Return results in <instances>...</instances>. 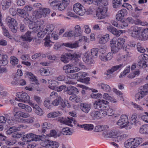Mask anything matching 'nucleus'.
Returning <instances> with one entry per match:
<instances>
[{"label": "nucleus", "mask_w": 148, "mask_h": 148, "mask_svg": "<svg viewBox=\"0 0 148 148\" xmlns=\"http://www.w3.org/2000/svg\"><path fill=\"white\" fill-rule=\"evenodd\" d=\"M81 55L79 54H77L75 53L73 54L70 53H66L62 55L60 57V60L64 63H67L69 62L70 60L72 59H75L79 58Z\"/></svg>", "instance_id": "nucleus-1"}, {"label": "nucleus", "mask_w": 148, "mask_h": 148, "mask_svg": "<svg viewBox=\"0 0 148 148\" xmlns=\"http://www.w3.org/2000/svg\"><path fill=\"white\" fill-rule=\"evenodd\" d=\"M8 26L13 33L17 31V23L16 20L10 16H8L5 20Z\"/></svg>", "instance_id": "nucleus-2"}, {"label": "nucleus", "mask_w": 148, "mask_h": 148, "mask_svg": "<svg viewBox=\"0 0 148 148\" xmlns=\"http://www.w3.org/2000/svg\"><path fill=\"white\" fill-rule=\"evenodd\" d=\"M15 99L17 101L24 103H28L29 105L30 97L27 94L25 93L18 92L17 93Z\"/></svg>", "instance_id": "nucleus-3"}, {"label": "nucleus", "mask_w": 148, "mask_h": 148, "mask_svg": "<svg viewBox=\"0 0 148 148\" xmlns=\"http://www.w3.org/2000/svg\"><path fill=\"white\" fill-rule=\"evenodd\" d=\"M142 28L139 27L136 25L132 26L130 29L131 36L135 38L138 39L141 32Z\"/></svg>", "instance_id": "nucleus-4"}, {"label": "nucleus", "mask_w": 148, "mask_h": 148, "mask_svg": "<svg viewBox=\"0 0 148 148\" xmlns=\"http://www.w3.org/2000/svg\"><path fill=\"white\" fill-rule=\"evenodd\" d=\"M124 65L123 64H121L119 65H115L113 66L110 69L108 70L106 72L104 73L106 75L105 77L106 79H108L110 77V74H112L114 72L119 70L121 69Z\"/></svg>", "instance_id": "nucleus-5"}, {"label": "nucleus", "mask_w": 148, "mask_h": 148, "mask_svg": "<svg viewBox=\"0 0 148 148\" xmlns=\"http://www.w3.org/2000/svg\"><path fill=\"white\" fill-rule=\"evenodd\" d=\"M73 10L76 14L80 16H83L86 12L85 8L78 3L74 5Z\"/></svg>", "instance_id": "nucleus-6"}, {"label": "nucleus", "mask_w": 148, "mask_h": 148, "mask_svg": "<svg viewBox=\"0 0 148 148\" xmlns=\"http://www.w3.org/2000/svg\"><path fill=\"white\" fill-rule=\"evenodd\" d=\"M116 124L119 126L123 125L125 127H129V129L131 128L130 123L128 121L127 116L125 114H123L121 116L117 122Z\"/></svg>", "instance_id": "nucleus-7"}, {"label": "nucleus", "mask_w": 148, "mask_h": 148, "mask_svg": "<svg viewBox=\"0 0 148 148\" xmlns=\"http://www.w3.org/2000/svg\"><path fill=\"white\" fill-rule=\"evenodd\" d=\"M54 27L53 25H50L47 26L45 30H40L38 33V37L42 38L46 34H49L54 29Z\"/></svg>", "instance_id": "nucleus-8"}, {"label": "nucleus", "mask_w": 148, "mask_h": 148, "mask_svg": "<svg viewBox=\"0 0 148 148\" xmlns=\"http://www.w3.org/2000/svg\"><path fill=\"white\" fill-rule=\"evenodd\" d=\"M39 136L33 133H29L23 136V140L25 141H37L39 139Z\"/></svg>", "instance_id": "nucleus-9"}, {"label": "nucleus", "mask_w": 148, "mask_h": 148, "mask_svg": "<svg viewBox=\"0 0 148 148\" xmlns=\"http://www.w3.org/2000/svg\"><path fill=\"white\" fill-rule=\"evenodd\" d=\"M139 61L138 65L140 67L145 68L147 66L146 64V61L148 60V55L146 54H142L138 56Z\"/></svg>", "instance_id": "nucleus-10"}, {"label": "nucleus", "mask_w": 148, "mask_h": 148, "mask_svg": "<svg viewBox=\"0 0 148 148\" xmlns=\"http://www.w3.org/2000/svg\"><path fill=\"white\" fill-rule=\"evenodd\" d=\"M17 14L21 17L24 18V21L25 22L26 21L29 22L31 21L32 19L29 16L28 14L25 12L24 10L21 9H17Z\"/></svg>", "instance_id": "nucleus-11"}, {"label": "nucleus", "mask_w": 148, "mask_h": 148, "mask_svg": "<svg viewBox=\"0 0 148 148\" xmlns=\"http://www.w3.org/2000/svg\"><path fill=\"white\" fill-rule=\"evenodd\" d=\"M27 75L29 77L31 81L32 82V84H34L36 86L34 87L35 89L38 91L39 90L36 87H39V83L36 77L32 73L30 72H27Z\"/></svg>", "instance_id": "nucleus-12"}, {"label": "nucleus", "mask_w": 148, "mask_h": 148, "mask_svg": "<svg viewBox=\"0 0 148 148\" xmlns=\"http://www.w3.org/2000/svg\"><path fill=\"white\" fill-rule=\"evenodd\" d=\"M108 5L107 0H102V19L108 17V15L107 13Z\"/></svg>", "instance_id": "nucleus-13"}, {"label": "nucleus", "mask_w": 148, "mask_h": 148, "mask_svg": "<svg viewBox=\"0 0 148 148\" xmlns=\"http://www.w3.org/2000/svg\"><path fill=\"white\" fill-rule=\"evenodd\" d=\"M29 105L31 106L34 110L35 112L39 115H42L43 114V111L41 108L37 104L32 102L29 103Z\"/></svg>", "instance_id": "nucleus-14"}, {"label": "nucleus", "mask_w": 148, "mask_h": 148, "mask_svg": "<svg viewBox=\"0 0 148 148\" xmlns=\"http://www.w3.org/2000/svg\"><path fill=\"white\" fill-rule=\"evenodd\" d=\"M78 40L75 41L77 43V47H79L82 44H85L86 43H88L89 42V39L86 36H79Z\"/></svg>", "instance_id": "nucleus-15"}, {"label": "nucleus", "mask_w": 148, "mask_h": 148, "mask_svg": "<svg viewBox=\"0 0 148 148\" xmlns=\"http://www.w3.org/2000/svg\"><path fill=\"white\" fill-rule=\"evenodd\" d=\"M30 18L32 19L31 21L28 22L26 21L25 23H29V27L30 29H33L34 30H36L38 27H40V21H38L36 22H34L33 19L32 17L30 16Z\"/></svg>", "instance_id": "nucleus-16"}, {"label": "nucleus", "mask_w": 148, "mask_h": 148, "mask_svg": "<svg viewBox=\"0 0 148 148\" xmlns=\"http://www.w3.org/2000/svg\"><path fill=\"white\" fill-rule=\"evenodd\" d=\"M142 138L138 137L134 138L133 140L131 139V146L132 148H136L143 141Z\"/></svg>", "instance_id": "nucleus-17"}, {"label": "nucleus", "mask_w": 148, "mask_h": 148, "mask_svg": "<svg viewBox=\"0 0 148 148\" xmlns=\"http://www.w3.org/2000/svg\"><path fill=\"white\" fill-rule=\"evenodd\" d=\"M80 108L83 112L88 113L91 108V105L90 104L82 103L80 105Z\"/></svg>", "instance_id": "nucleus-18"}, {"label": "nucleus", "mask_w": 148, "mask_h": 148, "mask_svg": "<svg viewBox=\"0 0 148 148\" xmlns=\"http://www.w3.org/2000/svg\"><path fill=\"white\" fill-rule=\"evenodd\" d=\"M138 40L145 41L148 39V28L142 31Z\"/></svg>", "instance_id": "nucleus-19"}, {"label": "nucleus", "mask_w": 148, "mask_h": 148, "mask_svg": "<svg viewBox=\"0 0 148 148\" xmlns=\"http://www.w3.org/2000/svg\"><path fill=\"white\" fill-rule=\"evenodd\" d=\"M107 29L110 32L116 36H119L121 34L123 33V31L121 30L118 31L115 28L112 26H108Z\"/></svg>", "instance_id": "nucleus-20"}, {"label": "nucleus", "mask_w": 148, "mask_h": 148, "mask_svg": "<svg viewBox=\"0 0 148 148\" xmlns=\"http://www.w3.org/2000/svg\"><path fill=\"white\" fill-rule=\"evenodd\" d=\"M106 132H103V135L105 138H114L117 136L118 132L114 130H112L109 134L105 131Z\"/></svg>", "instance_id": "nucleus-21"}, {"label": "nucleus", "mask_w": 148, "mask_h": 148, "mask_svg": "<svg viewBox=\"0 0 148 148\" xmlns=\"http://www.w3.org/2000/svg\"><path fill=\"white\" fill-rule=\"evenodd\" d=\"M11 0H2L1 2L2 8L3 10H6L11 5Z\"/></svg>", "instance_id": "nucleus-22"}, {"label": "nucleus", "mask_w": 148, "mask_h": 148, "mask_svg": "<svg viewBox=\"0 0 148 148\" xmlns=\"http://www.w3.org/2000/svg\"><path fill=\"white\" fill-rule=\"evenodd\" d=\"M48 81L49 88L52 90H56L57 86L58 84V82L51 79H48Z\"/></svg>", "instance_id": "nucleus-23"}, {"label": "nucleus", "mask_w": 148, "mask_h": 148, "mask_svg": "<svg viewBox=\"0 0 148 148\" xmlns=\"http://www.w3.org/2000/svg\"><path fill=\"white\" fill-rule=\"evenodd\" d=\"M62 113L58 111H52L47 115V117L49 118H54L62 115Z\"/></svg>", "instance_id": "nucleus-24"}, {"label": "nucleus", "mask_w": 148, "mask_h": 148, "mask_svg": "<svg viewBox=\"0 0 148 148\" xmlns=\"http://www.w3.org/2000/svg\"><path fill=\"white\" fill-rule=\"evenodd\" d=\"M38 73L43 76L49 75L53 74L52 72L49 69L42 68L39 70Z\"/></svg>", "instance_id": "nucleus-25"}, {"label": "nucleus", "mask_w": 148, "mask_h": 148, "mask_svg": "<svg viewBox=\"0 0 148 148\" xmlns=\"http://www.w3.org/2000/svg\"><path fill=\"white\" fill-rule=\"evenodd\" d=\"M101 111H92L90 113V115L94 119H98L101 117Z\"/></svg>", "instance_id": "nucleus-26"}, {"label": "nucleus", "mask_w": 148, "mask_h": 148, "mask_svg": "<svg viewBox=\"0 0 148 148\" xmlns=\"http://www.w3.org/2000/svg\"><path fill=\"white\" fill-rule=\"evenodd\" d=\"M8 63L7 56L3 54H0V65L3 66H5Z\"/></svg>", "instance_id": "nucleus-27"}, {"label": "nucleus", "mask_w": 148, "mask_h": 148, "mask_svg": "<svg viewBox=\"0 0 148 148\" xmlns=\"http://www.w3.org/2000/svg\"><path fill=\"white\" fill-rule=\"evenodd\" d=\"M77 126L84 128L85 130L88 131L92 130L94 127V125L91 124H85L82 125L77 124Z\"/></svg>", "instance_id": "nucleus-28"}, {"label": "nucleus", "mask_w": 148, "mask_h": 148, "mask_svg": "<svg viewBox=\"0 0 148 148\" xmlns=\"http://www.w3.org/2000/svg\"><path fill=\"white\" fill-rule=\"evenodd\" d=\"M147 93H148V90H143L139 92L135 95L136 100V101H138L143 98Z\"/></svg>", "instance_id": "nucleus-29"}, {"label": "nucleus", "mask_w": 148, "mask_h": 148, "mask_svg": "<svg viewBox=\"0 0 148 148\" xmlns=\"http://www.w3.org/2000/svg\"><path fill=\"white\" fill-rule=\"evenodd\" d=\"M48 3L51 6L57 8L60 10L59 6L60 5V1L57 0H49Z\"/></svg>", "instance_id": "nucleus-30"}, {"label": "nucleus", "mask_w": 148, "mask_h": 148, "mask_svg": "<svg viewBox=\"0 0 148 148\" xmlns=\"http://www.w3.org/2000/svg\"><path fill=\"white\" fill-rule=\"evenodd\" d=\"M83 60L86 63L88 64L92 63L93 61L92 56L88 54L85 55Z\"/></svg>", "instance_id": "nucleus-31"}, {"label": "nucleus", "mask_w": 148, "mask_h": 148, "mask_svg": "<svg viewBox=\"0 0 148 148\" xmlns=\"http://www.w3.org/2000/svg\"><path fill=\"white\" fill-rule=\"evenodd\" d=\"M70 0H62V2L60 1V5L59 7L60 11L64 10L70 3Z\"/></svg>", "instance_id": "nucleus-32"}, {"label": "nucleus", "mask_w": 148, "mask_h": 148, "mask_svg": "<svg viewBox=\"0 0 148 148\" xmlns=\"http://www.w3.org/2000/svg\"><path fill=\"white\" fill-rule=\"evenodd\" d=\"M49 144L46 145V148H57L59 146V143L57 142L49 141Z\"/></svg>", "instance_id": "nucleus-33"}, {"label": "nucleus", "mask_w": 148, "mask_h": 148, "mask_svg": "<svg viewBox=\"0 0 148 148\" xmlns=\"http://www.w3.org/2000/svg\"><path fill=\"white\" fill-rule=\"evenodd\" d=\"M63 36L70 38L77 37L74 31L73 30H69L65 32L63 35Z\"/></svg>", "instance_id": "nucleus-34"}, {"label": "nucleus", "mask_w": 148, "mask_h": 148, "mask_svg": "<svg viewBox=\"0 0 148 148\" xmlns=\"http://www.w3.org/2000/svg\"><path fill=\"white\" fill-rule=\"evenodd\" d=\"M72 123H73L75 124L76 123V121L73 118H66L64 124L72 127L73 126L72 124Z\"/></svg>", "instance_id": "nucleus-35"}, {"label": "nucleus", "mask_w": 148, "mask_h": 148, "mask_svg": "<svg viewBox=\"0 0 148 148\" xmlns=\"http://www.w3.org/2000/svg\"><path fill=\"white\" fill-rule=\"evenodd\" d=\"M31 34V32L28 31L24 35L22 36L21 38L24 40L30 42L32 40V38L30 36Z\"/></svg>", "instance_id": "nucleus-36"}, {"label": "nucleus", "mask_w": 148, "mask_h": 148, "mask_svg": "<svg viewBox=\"0 0 148 148\" xmlns=\"http://www.w3.org/2000/svg\"><path fill=\"white\" fill-rule=\"evenodd\" d=\"M66 90L67 91L68 94L70 95L76 93L78 92V89L73 86H69V88H67Z\"/></svg>", "instance_id": "nucleus-37"}, {"label": "nucleus", "mask_w": 148, "mask_h": 148, "mask_svg": "<svg viewBox=\"0 0 148 148\" xmlns=\"http://www.w3.org/2000/svg\"><path fill=\"white\" fill-rule=\"evenodd\" d=\"M61 133L65 135H72L73 133L72 130L68 127L63 128L61 131Z\"/></svg>", "instance_id": "nucleus-38"}, {"label": "nucleus", "mask_w": 148, "mask_h": 148, "mask_svg": "<svg viewBox=\"0 0 148 148\" xmlns=\"http://www.w3.org/2000/svg\"><path fill=\"white\" fill-rule=\"evenodd\" d=\"M74 32L77 37L80 36L82 35V32L81 30V27L79 25H75L74 27Z\"/></svg>", "instance_id": "nucleus-39"}, {"label": "nucleus", "mask_w": 148, "mask_h": 148, "mask_svg": "<svg viewBox=\"0 0 148 148\" xmlns=\"http://www.w3.org/2000/svg\"><path fill=\"white\" fill-rule=\"evenodd\" d=\"M6 122L10 125H12L14 123L13 120L12 119L11 114L10 113L6 114H4Z\"/></svg>", "instance_id": "nucleus-40"}, {"label": "nucleus", "mask_w": 148, "mask_h": 148, "mask_svg": "<svg viewBox=\"0 0 148 148\" xmlns=\"http://www.w3.org/2000/svg\"><path fill=\"white\" fill-rule=\"evenodd\" d=\"M43 104L44 106L48 109H51L53 107L52 103L48 99H45Z\"/></svg>", "instance_id": "nucleus-41"}, {"label": "nucleus", "mask_w": 148, "mask_h": 148, "mask_svg": "<svg viewBox=\"0 0 148 148\" xmlns=\"http://www.w3.org/2000/svg\"><path fill=\"white\" fill-rule=\"evenodd\" d=\"M63 101V99L61 97L59 96L58 98L52 101V105L57 106L59 105H60L61 106V103Z\"/></svg>", "instance_id": "nucleus-42"}, {"label": "nucleus", "mask_w": 148, "mask_h": 148, "mask_svg": "<svg viewBox=\"0 0 148 148\" xmlns=\"http://www.w3.org/2000/svg\"><path fill=\"white\" fill-rule=\"evenodd\" d=\"M33 15L36 18H40L43 16L40 9L34 11L33 13Z\"/></svg>", "instance_id": "nucleus-43"}, {"label": "nucleus", "mask_w": 148, "mask_h": 148, "mask_svg": "<svg viewBox=\"0 0 148 148\" xmlns=\"http://www.w3.org/2000/svg\"><path fill=\"white\" fill-rule=\"evenodd\" d=\"M140 132L142 134L148 133V125L146 124L142 126L140 128Z\"/></svg>", "instance_id": "nucleus-44"}, {"label": "nucleus", "mask_w": 148, "mask_h": 148, "mask_svg": "<svg viewBox=\"0 0 148 148\" xmlns=\"http://www.w3.org/2000/svg\"><path fill=\"white\" fill-rule=\"evenodd\" d=\"M63 45L66 47L71 48L72 49L76 48H77V46H78L77 43H75V42L73 43L70 42L63 43Z\"/></svg>", "instance_id": "nucleus-45"}, {"label": "nucleus", "mask_w": 148, "mask_h": 148, "mask_svg": "<svg viewBox=\"0 0 148 148\" xmlns=\"http://www.w3.org/2000/svg\"><path fill=\"white\" fill-rule=\"evenodd\" d=\"M111 47L112 52L114 53H116L119 50L122 49L120 47H119L117 44L112 45Z\"/></svg>", "instance_id": "nucleus-46"}, {"label": "nucleus", "mask_w": 148, "mask_h": 148, "mask_svg": "<svg viewBox=\"0 0 148 148\" xmlns=\"http://www.w3.org/2000/svg\"><path fill=\"white\" fill-rule=\"evenodd\" d=\"M94 107L95 109L101 110L102 107V101L99 99L96 101L94 103Z\"/></svg>", "instance_id": "nucleus-47"}, {"label": "nucleus", "mask_w": 148, "mask_h": 148, "mask_svg": "<svg viewBox=\"0 0 148 148\" xmlns=\"http://www.w3.org/2000/svg\"><path fill=\"white\" fill-rule=\"evenodd\" d=\"M103 98L105 99L108 100L111 102L114 103L116 102L115 99L114 98L111 97L108 93L104 94Z\"/></svg>", "instance_id": "nucleus-48"}, {"label": "nucleus", "mask_w": 148, "mask_h": 148, "mask_svg": "<svg viewBox=\"0 0 148 148\" xmlns=\"http://www.w3.org/2000/svg\"><path fill=\"white\" fill-rule=\"evenodd\" d=\"M117 40V44L118 46L122 48L123 47L124 44L125 42V39L123 38L120 37L118 38Z\"/></svg>", "instance_id": "nucleus-49"}, {"label": "nucleus", "mask_w": 148, "mask_h": 148, "mask_svg": "<svg viewBox=\"0 0 148 148\" xmlns=\"http://www.w3.org/2000/svg\"><path fill=\"white\" fill-rule=\"evenodd\" d=\"M138 120L137 115L134 114L132 115L131 117V123H130V126L132 125L133 124H136L138 123Z\"/></svg>", "instance_id": "nucleus-50"}, {"label": "nucleus", "mask_w": 148, "mask_h": 148, "mask_svg": "<svg viewBox=\"0 0 148 148\" xmlns=\"http://www.w3.org/2000/svg\"><path fill=\"white\" fill-rule=\"evenodd\" d=\"M45 42L44 45L45 47H50L52 45L51 42L49 39V36H47L44 39Z\"/></svg>", "instance_id": "nucleus-51"}, {"label": "nucleus", "mask_w": 148, "mask_h": 148, "mask_svg": "<svg viewBox=\"0 0 148 148\" xmlns=\"http://www.w3.org/2000/svg\"><path fill=\"white\" fill-rule=\"evenodd\" d=\"M96 16L98 19L102 18V8L101 7H99L97 9L96 12Z\"/></svg>", "instance_id": "nucleus-52"}, {"label": "nucleus", "mask_w": 148, "mask_h": 148, "mask_svg": "<svg viewBox=\"0 0 148 148\" xmlns=\"http://www.w3.org/2000/svg\"><path fill=\"white\" fill-rule=\"evenodd\" d=\"M10 62L12 65L14 66L18 63V59L16 57L12 56L10 58Z\"/></svg>", "instance_id": "nucleus-53"}, {"label": "nucleus", "mask_w": 148, "mask_h": 148, "mask_svg": "<svg viewBox=\"0 0 148 148\" xmlns=\"http://www.w3.org/2000/svg\"><path fill=\"white\" fill-rule=\"evenodd\" d=\"M32 98L33 100L35 101L38 104H40L42 102L41 97L37 95H34Z\"/></svg>", "instance_id": "nucleus-54"}, {"label": "nucleus", "mask_w": 148, "mask_h": 148, "mask_svg": "<svg viewBox=\"0 0 148 148\" xmlns=\"http://www.w3.org/2000/svg\"><path fill=\"white\" fill-rule=\"evenodd\" d=\"M80 69L76 67H73L72 65L71 68L69 71H66L65 72L66 73H73L78 71Z\"/></svg>", "instance_id": "nucleus-55"}, {"label": "nucleus", "mask_w": 148, "mask_h": 148, "mask_svg": "<svg viewBox=\"0 0 148 148\" xmlns=\"http://www.w3.org/2000/svg\"><path fill=\"white\" fill-rule=\"evenodd\" d=\"M2 30L3 31V35L10 39H12V36H10L8 30L5 27H3L2 28Z\"/></svg>", "instance_id": "nucleus-56"}, {"label": "nucleus", "mask_w": 148, "mask_h": 148, "mask_svg": "<svg viewBox=\"0 0 148 148\" xmlns=\"http://www.w3.org/2000/svg\"><path fill=\"white\" fill-rule=\"evenodd\" d=\"M40 9L42 14V16L44 17H45L47 14H49L50 12V10L48 8H42Z\"/></svg>", "instance_id": "nucleus-57"}, {"label": "nucleus", "mask_w": 148, "mask_h": 148, "mask_svg": "<svg viewBox=\"0 0 148 148\" xmlns=\"http://www.w3.org/2000/svg\"><path fill=\"white\" fill-rule=\"evenodd\" d=\"M111 24L114 26L117 27L119 29L123 28L122 25L118 23L117 21L113 20H112L111 21Z\"/></svg>", "instance_id": "nucleus-58"}, {"label": "nucleus", "mask_w": 148, "mask_h": 148, "mask_svg": "<svg viewBox=\"0 0 148 148\" xmlns=\"http://www.w3.org/2000/svg\"><path fill=\"white\" fill-rule=\"evenodd\" d=\"M112 112L113 110L111 109H108L107 111H103V113H102V116H104L107 114L108 116H111L113 114L112 113Z\"/></svg>", "instance_id": "nucleus-59"}, {"label": "nucleus", "mask_w": 148, "mask_h": 148, "mask_svg": "<svg viewBox=\"0 0 148 148\" xmlns=\"http://www.w3.org/2000/svg\"><path fill=\"white\" fill-rule=\"evenodd\" d=\"M137 48L138 51L142 53H143L145 51V50L143 47L141 46V44L140 43H138L137 44Z\"/></svg>", "instance_id": "nucleus-60"}, {"label": "nucleus", "mask_w": 148, "mask_h": 148, "mask_svg": "<svg viewBox=\"0 0 148 148\" xmlns=\"http://www.w3.org/2000/svg\"><path fill=\"white\" fill-rule=\"evenodd\" d=\"M112 58V53H108L107 55L104 56L102 58V61H106L110 60Z\"/></svg>", "instance_id": "nucleus-61"}, {"label": "nucleus", "mask_w": 148, "mask_h": 148, "mask_svg": "<svg viewBox=\"0 0 148 148\" xmlns=\"http://www.w3.org/2000/svg\"><path fill=\"white\" fill-rule=\"evenodd\" d=\"M10 14L13 16H15L17 13V9L15 8H11L9 10Z\"/></svg>", "instance_id": "nucleus-62"}, {"label": "nucleus", "mask_w": 148, "mask_h": 148, "mask_svg": "<svg viewBox=\"0 0 148 148\" xmlns=\"http://www.w3.org/2000/svg\"><path fill=\"white\" fill-rule=\"evenodd\" d=\"M102 89L106 92H110L111 91L110 87L108 85L102 84Z\"/></svg>", "instance_id": "nucleus-63"}, {"label": "nucleus", "mask_w": 148, "mask_h": 148, "mask_svg": "<svg viewBox=\"0 0 148 148\" xmlns=\"http://www.w3.org/2000/svg\"><path fill=\"white\" fill-rule=\"evenodd\" d=\"M144 114L141 116V119L143 121L148 123V112H145Z\"/></svg>", "instance_id": "nucleus-64"}]
</instances>
